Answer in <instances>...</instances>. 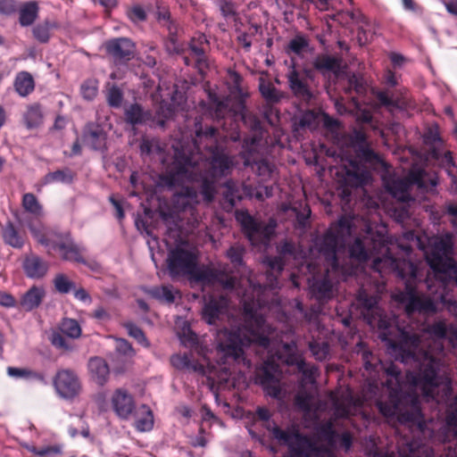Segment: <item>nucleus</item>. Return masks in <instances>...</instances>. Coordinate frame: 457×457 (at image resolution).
Returning <instances> with one entry per match:
<instances>
[{
  "instance_id": "obj_24",
  "label": "nucleus",
  "mask_w": 457,
  "mask_h": 457,
  "mask_svg": "<svg viewBox=\"0 0 457 457\" xmlns=\"http://www.w3.org/2000/svg\"><path fill=\"white\" fill-rule=\"evenodd\" d=\"M45 296L46 291L43 287L33 286L22 295L18 303V307L26 312H30L41 304Z\"/></svg>"
},
{
  "instance_id": "obj_35",
  "label": "nucleus",
  "mask_w": 457,
  "mask_h": 457,
  "mask_svg": "<svg viewBox=\"0 0 457 457\" xmlns=\"http://www.w3.org/2000/svg\"><path fill=\"white\" fill-rule=\"evenodd\" d=\"M74 176V173L69 168H65L47 173L43 178L42 182L45 185L55 182L69 184L73 181Z\"/></svg>"
},
{
  "instance_id": "obj_37",
  "label": "nucleus",
  "mask_w": 457,
  "mask_h": 457,
  "mask_svg": "<svg viewBox=\"0 0 457 457\" xmlns=\"http://www.w3.org/2000/svg\"><path fill=\"white\" fill-rule=\"evenodd\" d=\"M43 114L40 105L34 104L29 105L24 113V121L28 129H33L42 123Z\"/></svg>"
},
{
  "instance_id": "obj_18",
  "label": "nucleus",
  "mask_w": 457,
  "mask_h": 457,
  "mask_svg": "<svg viewBox=\"0 0 457 457\" xmlns=\"http://www.w3.org/2000/svg\"><path fill=\"white\" fill-rule=\"evenodd\" d=\"M21 268L27 278L41 279L47 274L49 263L35 253L30 252L22 257Z\"/></svg>"
},
{
  "instance_id": "obj_21",
  "label": "nucleus",
  "mask_w": 457,
  "mask_h": 457,
  "mask_svg": "<svg viewBox=\"0 0 457 457\" xmlns=\"http://www.w3.org/2000/svg\"><path fill=\"white\" fill-rule=\"evenodd\" d=\"M83 140L94 150H104L106 145V133L100 125L88 123L84 129Z\"/></svg>"
},
{
  "instance_id": "obj_39",
  "label": "nucleus",
  "mask_w": 457,
  "mask_h": 457,
  "mask_svg": "<svg viewBox=\"0 0 457 457\" xmlns=\"http://www.w3.org/2000/svg\"><path fill=\"white\" fill-rule=\"evenodd\" d=\"M141 409L143 417L137 418L135 421V428L141 432L149 431L154 426L152 411L146 405H142Z\"/></svg>"
},
{
  "instance_id": "obj_32",
  "label": "nucleus",
  "mask_w": 457,
  "mask_h": 457,
  "mask_svg": "<svg viewBox=\"0 0 457 457\" xmlns=\"http://www.w3.org/2000/svg\"><path fill=\"white\" fill-rule=\"evenodd\" d=\"M14 87L21 96H26L30 94L35 87L31 74L27 71L19 72L14 80Z\"/></svg>"
},
{
  "instance_id": "obj_8",
  "label": "nucleus",
  "mask_w": 457,
  "mask_h": 457,
  "mask_svg": "<svg viewBox=\"0 0 457 457\" xmlns=\"http://www.w3.org/2000/svg\"><path fill=\"white\" fill-rule=\"evenodd\" d=\"M352 233V220L348 217H342L323 236L315 239V247L325 258L327 272L340 270L341 263L338 253L341 247L346 243V237Z\"/></svg>"
},
{
  "instance_id": "obj_11",
  "label": "nucleus",
  "mask_w": 457,
  "mask_h": 457,
  "mask_svg": "<svg viewBox=\"0 0 457 457\" xmlns=\"http://www.w3.org/2000/svg\"><path fill=\"white\" fill-rule=\"evenodd\" d=\"M197 191L188 186L182 187L171 199L172 207L170 211H161L160 215L167 225L179 229L180 221L186 218V213L194 216L195 206L199 203Z\"/></svg>"
},
{
  "instance_id": "obj_43",
  "label": "nucleus",
  "mask_w": 457,
  "mask_h": 457,
  "mask_svg": "<svg viewBox=\"0 0 457 457\" xmlns=\"http://www.w3.org/2000/svg\"><path fill=\"white\" fill-rule=\"evenodd\" d=\"M22 207L26 212L35 217H38L42 213V206L32 193H26L23 195Z\"/></svg>"
},
{
  "instance_id": "obj_26",
  "label": "nucleus",
  "mask_w": 457,
  "mask_h": 457,
  "mask_svg": "<svg viewBox=\"0 0 457 457\" xmlns=\"http://www.w3.org/2000/svg\"><path fill=\"white\" fill-rule=\"evenodd\" d=\"M88 370L92 379L103 386L106 383L109 377V366L106 361L100 357H92L88 361Z\"/></svg>"
},
{
  "instance_id": "obj_28",
  "label": "nucleus",
  "mask_w": 457,
  "mask_h": 457,
  "mask_svg": "<svg viewBox=\"0 0 457 457\" xmlns=\"http://www.w3.org/2000/svg\"><path fill=\"white\" fill-rule=\"evenodd\" d=\"M242 199L239 185L232 179L224 184L222 208L226 212H231L237 201Z\"/></svg>"
},
{
  "instance_id": "obj_52",
  "label": "nucleus",
  "mask_w": 457,
  "mask_h": 457,
  "mask_svg": "<svg viewBox=\"0 0 457 457\" xmlns=\"http://www.w3.org/2000/svg\"><path fill=\"white\" fill-rule=\"evenodd\" d=\"M81 95L87 101L93 100L97 94V83L96 80H87L80 87Z\"/></svg>"
},
{
  "instance_id": "obj_55",
  "label": "nucleus",
  "mask_w": 457,
  "mask_h": 457,
  "mask_svg": "<svg viewBox=\"0 0 457 457\" xmlns=\"http://www.w3.org/2000/svg\"><path fill=\"white\" fill-rule=\"evenodd\" d=\"M431 155L433 158L438 161L440 160L446 170L448 167H452L453 164H455L450 151L445 152L444 155H442L439 150H437L436 147H433L431 149Z\"/></svg>"
},
{
  "instance_id": "obj_41",
  "label": "nucleus",
  "mask_w": 457,
  "mask_h": 457,
  "mask_svg": "<svg viewBox=\"0 0 457 457\" xmlns=\"http://www.w3.org/2000/svg\"><path fill=\"white\" fill-rule=\"evenodd\" d=\"M320 123V115L318 112L309 110L304 112L297 121V125L301 129H315Z\"/></svg>"
},
{
  "instance_id": "obj_38",
  "label": "nucleus",
  "mask_w": 457,
  "mask_h": 457,
  "mask_svg": "<svg viewBox=\"0 0 457 457\" xmlns=\"http://www.w3.org/2000/svg\"><path fill=\"white\" fill-rule=\"evenodd\" d=\"M3 238L7 245L14 248H21L24 244L23 237L18 233L12 223H8L3 228Z\"/></svg>"
},
{
  "instance_id": "obj_61",
  "label": "nucleus",
  "mask_w": 457,
  "mask_h": 457,
  "mask_svg": "<svg viewBox=\"0 0 457 457\" xmlns=\"http://www.w3.org/2000/svg\"><path fill=\"white\" fill-rule=\"evenodd\" d=\"M378 101L383 106L398 107V103L388 96L386 92L379 91L376 95Z\"/></svg>"
},
{
  "instance_id": "obj_63",
  "label": "nucleus",
  "mask_w": 457,
  "mask_h": 457,
  "mask_svg": "<svg viewBox=\"0 0 457 457\" xmlns=\"http://www.w3.org/2000/svg\"><path fill=\"white\" fill-rule=\"evenodd\" d=\"M170 37L166 43L167 51L170 53L179 54L181 50L179 44L178 43L176 35L171 32V28H170Z\"/></svg>"
},
{
  "instance_id": "obj_20",
  "label": "nucleus",
  "mask_w": 457,
  "mask_h": 457,
  "mask_svg": "<svg viewBox=\"0 0 457 457\" xmlns=\"http://www.w3.org/2000/svg\"><path fill=\"white\" fill-rule=\"evenodd\" d=\"M289 87L295 97L303 102H310L312 98V93L310 90L306 81L301 77L298 71H296L295 64L292 65V70L287 74Z\"/></svg>"
},
{
  "instance_id": "obj_15",
  "label": "nucleus",
  "mask_w": 457,
  "mask_h": 457,
  "mask_svg": "<svg viewBox=\"0 0 457 457\" xmlns=\"http://www.w3.org/2000/svg\"><path fill=\"white\" fill-rule=\"evenodd\" d=\"M106 53L117 64H123L132 60L136 54V46L128 37L112 38L105 42Z\"/></svg>"
},
{
  "instance_id": "obj_40",
  "label": "nucleus",
  "mask_w": 457,
  "mask_h": 457,
  "mask_svg": "<svg viewBox=\"0 0 457 457\" xmlns=\"http://www.w3.org/2000/svg\"><path fill=\"white\" fill-rule=\"evenodd\" d=\"M446 426L448 431L457 436V396L447 406Z\"/></svg>"
},
{
  "instance_id": "obj_50",
  "label": "nucleus",
  "mask_w": 457,
  "mask_h": 457,
  "mask_svg": "<svg viewBox=\"0 0 457 457\" xmlns=\"http://www.w3.org/2000/svg\"><path fill=\"white\" fill-rule=\"evenodd\" d=\"M55 289L62 294H67L71 290L75 289L73 282L70 281L63 274H57L54 279Z\"/></svg>"
},
{
  "instance_id": "obj_6",
  "label": "nucleus",
  "mask_w": 457,
  "mask_h": 457,
  "mask_svg": "<svg viewBox=\"0 0 457 457\" xmlns=\"http://www.w3.org/2000/svg\"><path fill=\"white\" fill-rule=\"evenodd\" d=\"M453 241L449 234L431 238L424 249L425 260L429 267L426 283L431 287L434 280L445 290L457 287V261L453 257Z\"/></svg>"
},
{
  "instance_id": "obj_19",
  "label": "nucleus",
  "mask_w": 457,
  "mask_h": 457,
  "mask_svg": "<svg viewBox=\"0 0 457 457\" xmlns=\"http://www.w3.org/2000/svg\"><path fill=\"white\" fill-rule=\"evenodd\" d=\"M112 404L115 413L122 420H128L135 409L132 395L121 388L114 392L112 397Z\"/></svg>"
},
{
  "instance_id": "obj_42",
  "label": "nucleus",
  "mask_w": 457,
  "mask_h": 457,
  "mask_svg": "<svg viewBox=\"0 0 457 457\" xmlns=\"http://www.w3.org/2000/svg\"><path fill=\"white\" fill-rule=\"evenodd\" d=\"M412 367H413L412 370L407 371V374H406L407 379L409 380V382L411 384L420 388V390L422 391V393L425 396H427L428 398L435 399V400H436V402H439V399H437V397H436V395L438 394L439 387H442V391L444 392V395L445 396H448V395L451 393V380L449 381V384H448L449 386H447V388H445L444 385H438L436 387H435L433 390H431V392H429V393L425 392V390L419 384L415 383L413 381V379L411 378V374H414L417 370L416 366H412Z\"/></svg>"
},
{
  "instance_id": "obj_5",
  "label": "nucleus",
  "mask_w": 457,
  "mask_h": 457,
  "mask_svg": "<svg viewBox=\"0 0 457 457\" xmlns=\"http://www.w3.org/2000/svg\"><path fill=\"white\" fill-rule=\"evenodd\" d=\"M231 158L223 152H214L210 162L204 164V171L200 163L187 158L183 163L175 162L174 166L162 176V180L169 187H175L185 181L198 183L204 199L210 203L214 196L215 182L219 178L228 175L232 170Z\"/></svg>"
},
{
  "instance_id": "obj_13",
  "label": "nucleus",
  "mask_w": 457,
  "mask_h": 457,
  "mask_svg": "<svg viewBox=\"0 0 457 457\" xmlns=\"http://www.w3.org/2000/svg\"><path fill=\"white\" fill-rule=\"evenodd\" d=\"M81 335V328L74 319L65 318L59 325V331H54L50 337L51 344L57 349L71 352L75 349L74 344L66 339L64 336L76 339Z\"/></svg>"
},
{
  "instance_id": "obj_30",
  "label": "nucleus",
  "mask_w": 457,
  "mask_h": 457,
  "mask_svg": "<svg viewBox=\"0 0 457 457\" xmlns=\"http://www.w3.org/2000/svg\"><path fill=\"white\" fill-rule=\"evenodd\" d=\"M237 117L253 132H260L262 124L260 120L251 113L245 107L243 97L237 99V109L235 110Z\"/></svg>"
},
{
  "instance_id": "obj_10",
  "label": "nucleus",
  "mask_w": 457,
  "mask_h": 457,
  "mask_svg": "<svg viewBox=\"0 0 457 457\" xmlns=\"http://www.w3.org/2000/svg\"><path fill=\"white\" fill-rule=\"evenodd\" d=\"M272 436L288 446V454L285 457H335L332 451L318 439L303 436L298 432H290L275 427Z\"/></svg>"
},
{
  "instance_id": "obj_57",
  "label": "nucleus",
  "mask_w": 457,
  "mask_h": 457,
  "mask_svg": "<svg viewBox=\"0 0 457 457\" xmlns=\"http://www.w3.org/2000/svg\"><path fill=\"white\" fill-rule=\"evenodd\" d=\"M140 150L143 154H150L154 151H160L161 148L155 139L144 138L140 143Z\"/></svg>"
},
{
  "instance_id": "obj_45",
  "label": "nucleus",
  "mask_w": 457,
  "mask_h": 457,
  "mask_svg": "<svg viewBox=\"0 0 457 457\" xmlns=\"http://www.w3.org/2000/svg\"><path fill=\"white\" fill-rule=\"evenodd\" d=\"M51 28L52 25L47 21L38 23L32 29L34 37L40 43H46L50 38Z\"/></svg>"
},
{
  "instance_id": "obj_9",
  "label": "nucleus",
  "mask_w": 457,
  "mask_h": 457,
  "mask_svg": "<svg viewBox=\"0 0 457 457\" xmlns=\"http://www.w3.org/2000/svg\"><path fill=\"white\" fill-rule=\"evenodd\" d=\"M28 227L36 240L52 250L60 252L65 261L86 263L83 258L85 248L77 245L69 233L61 234L54 230L45 229L42 226L29 223Z\"/></svg>"
},
{
  "instance_id": "obj_7",
  "label": "nucleus",
  "mask_w": 457,
  "mask_h": 457,
  "mask_svg": "<svg viewBox=\"0 0 457 457\" xmlns=\"http://www.w3.org/2000/svg\"><path fill=\"white\" fill-rule=\"evenodd\" d=\"M168 269L171 277L179 275H189L190 278L204 286L220 285L226 290L236 288L235 277L211 267H196L194 253L182 248L172 249L167 259Z\"/></svg>"
},
{
  "instance_id": "obj_49",
  "label": "nucleus",
  "mask_w": 457,
  "mask_h": 457,
  "mask_svg": "<svg viewBox=\"0 0 457 457\" xmlns=\"http://www.w3.org/2000/svg\"><path fill=\"white\" fill-rule=\"evenodd\" d=\"M309 348L315 359L323 361L327 358L329 352V345L326 342L312 341L309 343Z\"/></svg>"
},
{
  "instance_id": "obj_12",
  "label": "nucleus",
  "mask_w": 457,
  "mask_h": 457,
  "mask_svg": "<svg viewBox=\"0 0 457 457\" xmlns=\"http://www.w3.org/2000/svg\"><path fill=\"white\" fill-rule=\"evenodd\" d=\"M243 232L252 245H267L274 234L275 224L261 221L247 212H242L237 216Z\"/></svg>"
},
{
  "instance_id": "obj_2",
  "label": "nucleus",
  "mask_w": 457,
  "mask_h": 457,
  "mask_svg": "<svg viewBox=\"0 0 457 457\" xmlns=\"http://www.w3.org/2000/svg\"><path fill=\"white\" fill-rule=\"evenodd\" d=\"M372 358L369 352L362 354L365 369L381 371L385 377L382 386L387 394V400L377 401L379 412L389 419L396 418L400 423L407 425L412 433V439H406L399 448L400 457H432V450L426 445V440L433 436V430L421 414L418 397L403 392L401 369L392 361H380L378 366H374L370 361Z\"/></svg>"
},
{
  "instance_id": "obj_46",
  "label": "nucleus",
  "mask_w": 457,
  "mask_h": 457,
  "mask_svg": "<svg viewBox=\"0 0 457 457\" xmlns=\"http://www.w3.org/2000/svg\"><path fill=\"white\" fill-rule=\"evenodd\" d=\"M245 253L244 246L234 245L227 251V256L230 260L235 268L243 266V256Z\"/></svg>"
},
{
  "instance_id": "obj_34",
  "label": "nucleus",
  "mask_w": 457,
  "mask_h": 457,
  "mask_svg": "<svg viewBox=\"0 0 457 457\" xmlns=\"http://www.w3.org/2000/svg\"><path fill=\"white\" fill-rule=\"evenodd\" d=\"M313 67L317 71L325 73L328 71H337L340 67V63L338 59L335 57L321 54L314 59Z\"/></svg>"
},
{
  "instance_id": "obj_36",
  "label": "nucleus",
  "mask_w": 457,
  "mask_h": 457,
  "mask_svg": "<svg viewBox=\"0 0 457 457\" xmlns=\"http://www.w3.org/2000/svg\"><path fill=\"white\" fill-rule=\"evenodd\" d=\"M104 93L106 102L111 107L119 108L121 106L123 92L117 85L108 82Z\"/></svg>"
},
{
  "instance_id": "obj_29",
  "label": "nucleus",
  "mask_w": 457,
  "mask_h": 457,
  "mask_svg": "<svg viewBox=\"0 0 457 457\" xmlns=\"http://www.w3.org/2000/svg\"><path fill=\"white\" fill-rule=\"evenodd\" d=\"M210 100L212 103V107L214 111V116L216 119H223L227 114H233L235 117H237L235 110L237 109V100L235 103H231V100L228 98L220 100L214 94H209Z\"/></svg>"
},
{
  "instance_id": "obj_22",
  "label": "nucleus",
  "mask_w": 457,
  "mask_h": 457,
  "mask_svg": "<svg viewBox=\"0 0 457 457\" xmlns=\"http://www.w3.org/2000/svg\"><path fill=\"white\" fill-rule=\"evenodd\" d=\"M284 347L288 352V355L286 359L287 365L295 366L297 370L303 374V378L308 382L314 380V375L317 369L313 365L308 364L304 359L297 353H292V348L289 344L284 345Z\"/></svg>"
},
{
  "instance_id": "obj_58",
  "label": "nucleus",
  "mask_w": 457,
  "mask_h": 457,
  "mask_svg": "<svg viewBox=\"0 0 457 457\" xmlns=\"http://www.w3.org/2000/svg\"><path fill=\"white\" fill-rule=\"evenodd\" d=\"M349 88L353 89L357 94L362 95L366 91L362 78L353 75L348 79Z\"/></svg>"
},
{
  "instance_id": "obj_23",
  "label": "nucleus",
  "mask_w": 457,
  "mask_h": 457,
  "mask_svg": "<svg viewBox=\"0 0 457 457\" xmlns=\"http://www.w3.org/2000/svg\"><path fill=\"white\" fill-rule=\"evenodd\" d=\"M227 297L220 295L219 298L211 297L205 303L203 310V317L209 324H214L220 318V315L224 312L228 306Z\"/></svg>"
},
{
  "instance_id": "obj_60",
  "label": "nucleus",
  "mask_w": 457,
  "mask_h": 457,
  "mask_svg": "<svg viewBox=\"0 0 457 457\" xmlns=\"http://www.w3.org/2000/svg\"><path fill=\"white\" fill-rule=\"evenodd\" d=\"M360 156L366 162L378 163L381 162L378 154H376L372 149L362 146L360 149Z\"/></svg>"
},
{
  "instance_id": "obj_59",
  "label": "nucleus",
  "mask_w": 457,
  "mask_h": 457,
  "mask_svg": "<svg viewBox=\"0 0 457 457\" xmlns=\"http://www.w3.org/2000/svg\"><path fill=\"white\" fill-rule=\"evenodd\" d=\"M191 50L196 57V66L202 71L204 68L208 66L204 49L197 46L192 45Z\"/></svg>"
},
{
  "instance_id": "obj_56",
  "label": "nucleus",
  "mask_w": 457,
  "mask_h": 457,
  "mask_svg": "<svg viewBox=\"0 0 457 457\" xmlns=\"http://www.w3.org/2000/svg\"><path fill=\"white\" fill-rule=\"evenodd\" d=\"M153 295L158 299L164 300L165 302L170 303L175 300L172 290L169 287H162L160 288H154L152 291Z\"/></svg>"
},
{
  "instance_id": "obj_48",
  "label": "nucleus",
  "mask_w": 457,
  "mask_h": 457,
  "mask_svg": "<svg viewBox=\"0 0 457 457\" xmlns=\"http://www.w3.org/2000/svg\"><path fill=\"white\" fill-rule=\"evenodd\" d=\"M124 327L126 328L129 335L134 339H136L141 345L146 348L150 346L147 338L145 337L143 330L139 327L131 322L124 324Z\"/></svg>"
},
{
  "instance_id": "obj_64",
  "label": "nucleus",
  "mask_w": 457,
  "mask_h": 457,
  "mask_svg": "<svg viewBox=\"0 0 457 457\" xmlns=\"http://www.w3.org/2000/svg\"><path fill=\"white\" fill-rule=\"evenodd\" d=\"M0 305L4 307H18L15 298L6 292H0Z\"/></svg>"
},
{
  "instance_id": "obj_44",
  "label": "nucleus",
  "mask_w": 457,
  "mask_h": 457,
  "mask_svg": "<svg viewBox=\"0 0 457 457\" xmlns=\"http://www.w3.org/2000/svg\"><path fill=\"white\" fill-rule=\"evenodd\" d=\"M267 263L270 269L267 275L270 280L269 286L274 287L275 284L273 281L277 280V276L283 270L284 262L281 257H273L269 258Z\"/></svg>"
},
{
  "instance_id": "obj_47",
  "label": "nucleus",
  "mask_w": 457,
  "mask_h": 457,
  "mask_svg": "<svg viewBox=\"0 0 457 457\" xmlns=\"http://www.w3.org/2000/svg\"><path fill=\"white\" fill-rule=\"evenodd\" d=\"M309 47V41L303 36H296L289 41L288 51L301 55L303 52H306Z\"/></svg>"
},
{
  "instance_id": "obj_16",
  "label": "nucleus",
  "mask_w": 457,
  "mask_h": 457,
  "mask_svg": "<svg viewBox=\"0 0 457 457\" xmlns=\"http://www.w3.org/2000/svg\"><path fill=\"white\" fill-rule=\"evenodd\" d=\"M54 386L60 396L72 398L80 390V384L76 374L68 369L58 370L54 378Z\"/></svg>"
},
{
  "instance_id": "obj_51",
  "label": "nucleus",
  "mask_w": 457,
  "mask_h": 457,
  "mask_svg": "<svg viewBox=\"0 0 457 457\" xmlns=\"http://www.w3.org/2000/svg\"><path fill=\"white\" fill-rule=\"evenodd\" d=\"M7 374L15 378H38L39 375L25 368H16V367H8Z\"/></svg>"
},
{
  "instance_id": "obj_53",
  "label": "nucleus",
  "mask_w": 457,
  "mask_h": 457,
  "mask_svg": "<svg viewBox=\"0 0 457 457\" xmlns=\"http://www.w3.org/2000/svg\"><path fill=\"white\" fill-rule=\"evenodd\" d=\"M293 211L295 212L296 222L299 228H304L308 224V220L311 215V210L309 206L304 205L301 206V209L298 210L296 207L293 208Z\"/></svg>"
},
{
  "instance_id": "obj_62",
  "label": "nucleus",
  "mask_w": 457,
  "mask_h": 457,
  "mask_svg": "<svg viewBox=\"0 0 457 457\" xmlns=\"http://www.w3.org/2000/svg\"><path fill=\"white\" fill-rule=\"evenodd\" d=\"M30 452L39 456H47L60 453V448L56 446L32 447Z\"/></svg>"
},
{
  "instance_id": "obj_31",
  "label": "nucleus",
  "mask_w": 457,
  "mask_h": 457,
  "mask_svg": "<svg viewBox=\"0 0 457 457\" xmlns=\"http://www.w3.org/2000/svg\"><path fill=\"white\" fill-rule=\"evenodd\" d=\"M259 90L262 96L269 104H278L284 97L285 94L270 81L263 78L259 79Z\"/></svg>"
},
{
  "instance_id": "obj_14",
  "label": "nucleus",
  "mask_w": 457,
  "mask_h": 457,
  "mask_svg": "<svg viewBox=\"0 0 457 457\" xmlns=\"http://www.w3.org/2000/svg\"><path fill=\"white\" fill-rule=\"evenodd\" d=\"M281 377L278 366L270 362H266L257 373V379L263 391L267 395L276 399L282 397Z\"/></svg>"
},
{
  "instance_id": "obj_25",
  "label": "nucleus",
  "mask_w": 457,
  "mask_h": 457,
  "mask_svg": "<svg viewBox=\"0 0 457 457\" xmlns=\"http://www.w3.org/2000/svg\"><path fill=\"white\" fill-rule=\"evenodd\" d=\"M310 289L312 295L319 302H326L333 296L332 283L328 276L313 277Z\"/></svg>"
},
{
  "instance_id": "obj_3",
  "label": "nucleus",
  "mask_w": 457,
  "mask_h": 457,
  "mask_svg": "<svg viewBox=\"0 0 457 457\" xmlns=\"http://www.w3.org/2000/svg\"><path fill=\"white\" fill-rule=\"evenodd\" d=\"M387 237L382 232H374L368 227L363 234L354 237L349 245L352 259L360 262L373 258L372 269L380 274L393 272L404 283V290L396 295V300L403 305L408 316L429 315L437 311L436 303L416 290L418 282L417 266L405 259L395 258L390 253Z\"/></svg>"
},
{
  "instance_id": "obj_33",
  "label": "nucleus",
  "mask_w": 457,
  "mask_h": 457,
  "mask_svg": "<svg viewBox=\"0 0 457 457\" xmlns=\"http://www.w3.org/2000/svg\"><path fill=\"white\" fill-rule=\"evenodd\" d=\"M38 14V5L36 1L24 3L20 8L19 21L21 26H29L37 19Z\"/></svg>"
},
{
  "instance_id": "obj_27",
  "label": "nucleus",
  "mask_w": 457,
  "mask_h": 457,
  "mask_svg": "<svg viewBox=\"0 0 457 457\" xmlns=\"http://www.w3.org/2000/svg\"><path fill=\"white\" fill-rule=\"evenodd\" d=\"M125 120L132 126L145 125L152 120V114L138 104H132L125 109Z\"/></svg>"
},
{
  "instance_id": "obj_17",
  "label": "nucleus",
  "mask_w": 457,
  "mask_h": 457,
  "mask_svg": "<svg viewBox=\"0 0 457 457\" xmlns=\"http://www.w3.org/2000/svg\"><path fill=\"white\" fill-rule=\"evenodd\" d=\"M350 165L351 168L345 170V186L341 192V197L345 201H349L351 188L363 186L370 178L369 172L361 170L356 161H351Z\"/></svg>"
},
{
  "instance_id": "obj_1",
  "label": "nucleus",
  "mask_w": 457,
  "mask_h": 457,
  "mask_svg": "<svg viewBox=\"0 0 457 457\" xmlns=\"http://www.w3.org/2000/svg\"><path fill=\"white\" fill-rule=\"evenodd\" d=\"M356 300L363 319L370 326L378 328L381 339L388 342L397 353L401 362L417 367L416 372L411 374L415 383L428 393L438 385L447 388L450 381V357L444 341L446 338L452 341L453 337L445 321L438 320L428 327L430 340L423 342L417 334L403 331V340L398 344L388 338L391 321L378 306V297L361 289Z\"/></svg>"
},
{
  "instance_id": "obj_4",
  "label": "nucleus",
  "mask_w": 457,
  "mask_h": 457,
  "mask_svg": "<svg viewBox=\"0 0 457 457\" xmlns=\"http://www.w3.org/2000/svg\"><path fill=\"white\" fill-rule=\"evenodd\" d=\"M241 303L245 318L251 327L249 336L242 337L239 333L228 330L218 333L217 354L219 361L222 364L230 365L234 362H245V346L255 344L264 349H269L274 338L270 327L266 324L263 317L257 312L260 303L254 300V296L250 297L245 292Z\"/></svg>"
},
{
  "instance_id": "obj_54",
  "label": "nucleus",
  "mask_w": 457,
  "mask_h": 457,
  "mask_svg": "<svg viewBox=\"0 0 457 457\" xmlns=\"http://www.w3.org/2000/svg\"><path fill=\"white\" fill-rule=\"evenodd\" d=\"M127 15L134 23L146 20V13L140 5H133L132 7L129 8L127 11Z\"/></svg>"
}]
</instances>
